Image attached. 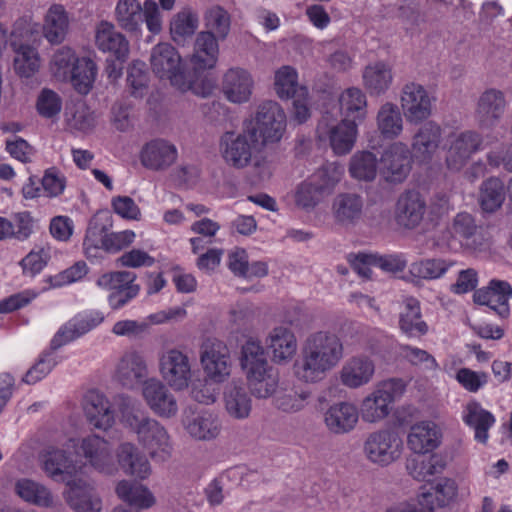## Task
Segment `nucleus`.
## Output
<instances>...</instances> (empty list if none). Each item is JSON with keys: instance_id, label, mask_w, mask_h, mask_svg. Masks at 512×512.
<instances>
[{"instance_id": "f257e3e1", "label": "nucleus", "mask_w": 512, "mask_h": 512, "mask_svg": "<svg viewBox=\"0 0 512 512\" xmlns=\"http://www.w3.org/2000/svg\"><path fill=\"white\" fill-rule=\"evenodd\" d=\"M343 356V343L335 333L313 332L302 343L299 358L294 364L295 375L306 383L320 382Z\"/></svg>"}, {"instance_id": "f03ea898", "label": "nucleus", "mask_w": 512, "mask_h": 512, "mask_svg": "<svg viewBox=\"0 0 512 512\" xmlns=\"http://www.w3.org/2000/svg\"><path fill=\"white\" fill-rule=\"evenodd\" d=\"M116 404L124 425L146 447L152 457L159 455L163 460L170 456L172 446L166 429L156 420L140 410L137 402L127 395H118Z\"/></svg>"}, {"instance_id": "7ed1b4c3", "label": "nucleus", "mask_w": 512, "mask_h": 512, "mask_svg": "<svg viewBox=\"0 0 512 512\" xmlns=\"http://www.w3.org/2000/svg\"><path fill=\"white\" fill-rule=\"evenodd\" d=\"M114 15L118 26L128 33L138 34L144 21L151 33L162 30L160 9L154 0H146L143 5L138 0H118Z\"/></svg>"}, {"instance_id": "20e7f679", "label": "nucleus", "mask_w": 512, "mask_h": 512, "mask_svg": "<svg viewBox=\"0 0 512 512\" xmlns=\"http://www.w3.org/2000/svg\"><path fill=\"white\" fill-rule=\"evenodd\" d=\"M152 71L161 79H168L182 91L189 90L197 81V76L185 72L178 51L169 43H159L151 51Z\"/></svg>"}, {"instance_id": "39448f33", "label": "nucleus", "mask_w": 512, "mask_h": 512, "mask_svg": "<svg viewBox=\"0 0 512 512\" xmlns=\"http://www.w3.org/2000/svg\"><path fill=\"white\" fill-rule=\"evenodd\" d=\"M286 116L280 105L272 100L262 102L255 117L246 123L250 137H255L261 145L278 142L285 130Z\"/></svg>"}, {"instance_id": "423d86ee", "label": "nucleus", "mask_w": 512, "mask_h": 512, "mask_svg": "<svg viewBox=\"0 0 512 512\" xmlns=\"http://www.w3.org/2000/svg\"><path fill=\"white\" fill-rule=\"evenodd\" d=\"M316 136L320 142H328L335 154L345 155L354 147L357 124L350 119L338 121L336 114L325 111L318 121Z\"/></svg>"}, {"instance_id": "0eeeda50", "label": "nucleus", "mask_w": 512, "mask_h": 512, "mask_svg": "<svg viewBox=\"0 0 512 512\" xmlns=\"http://www.w3.org/2000/svg\"><path fill=\"white\" fill-rule=\"evenodd\" d=\"M405 388V382L399 378L380 382L362 401L363 421L375 423L386 418L390 413L391 404L404 393Z\"/></svg>"}, {"instance_id": "6e6552de", "label": "nucleus", "mask_w": 512, "mask_h": 512, "mask_svg": "<svg viewBox=\"0 0 512 512\" xmlns=\"http://www.w3.org/2000/svg\"><path fill=\"white\" fill-rule=\"evenodd\" d=\"M31 29L26 20H18L10 36V46L15 53L14 70L20 77L29 78L40 67V57L35 48L28 44Z\"/></svg>"}, {"instance_id": "1a4fd4ad", "label": "nucleus", "mask_w": 512, "mask_h": 512, "mask_svg": "<svg viewBox=\"0 0 512 512\" xmlns=\"http://www.w3.org/2000/svg\"><path fill=\"white\" fill-rule=\"evenodd\" d=\"M261 146L255 137H250L246 128L236 136L233 132H227L221 139V152L224 160L228 165L237 169L247 167L251 163L254 153L259 151Z\"/></svg>"}, {"instance_id": "9d476101", "label": "nucleus", "mask_w": 512, "mask_h": 512, "mask_svg": "<svg viewBox=\"0 0 512 512\" xmlns=\"http://www.w3.org/2000/svg\"><path fill=\"white\" fill-rule=\"evenodd\" d=\"M200 360L207 377L213 382H224L230 375V351L223 341L207 339L201 346Z\"/></svg>"}, {"instance_id": "9b49d317", "label": "nucleus", "mask_w": 512, "mask_h": 512, "mask_svg": "<svg viewBox=\"0 0 512 512\" xmlns=\"http://www.w3.org/2000/svg\"><path fill=\"white\" fill-rule=\"evenodd\" d=\"M400 104L407 122L418 124L430 117L432 113V98L420 84L410 82L403 86Z\"/></svg>"}, {"instance_id": "f8f14e48", "label": "nucleus", "mask_w": 512, "mask_h": 512, "mask_svg": "<svg viewBox=\"0 0 512 512\" xmlns=\"http://www.w3.org/2000/svg\"><path fill=\"white\" fill-rule=\"evenodd\" d=\"M364 198L355 192H341L331 203V215L335 225L350 229L359 225L364 217Z\"/></svg>"}, {"instance_id": "ddd939ff", "label": "nucleus", "mask_w": 512, "mask_h": 512, "mask_svg": "<svg viewBox=\"0 0 512 512\" xmlns=\"http://www.w3.org/2000/svg\"><path fill=\"white\" fill-rule=\"evenodd\" d=\"M401 441L390 430H379L368 435L364 442V453L373 463L388 465L400 456Z\"/></svg>"}, {"instance_id": "4468645a", "label": "nucleus", "mask_w": 512, "mask_h": 512, "mask_svg": "<svg viewBox=\"0 0 512 512\" xmlns=\"http://www.w3.org/2000/svg\"><path fill=\"white\" fill-rule=\"evenodd\" d=\"M427 205L424 197L415 190L402 193L395 206L394 218L404 230H415L424 221Z\"/></svg>"}, {"instance_id": "2eb2a0df", "label": "nucleus", "mask_w": 512, "mask_h": 512, "mask_svg": "<svg viewBox=\"0 0 512 512\" xmlns=\"http://www.w3.org/2000/svg\"><path fill=\"white\" fill-rule=\"evenodd\" d=\"M160 372L167 384L176 390L187 388L192 377L188 356L177 349H170L162 354Z\"/></svg>"}, {"instance_id": "dca6fc26", "label": "nucleus", "mask_w": 512, "mask_h": 512, "mask_svg": "<svg viewBox=\"0 0 512 512\" xmlns=\"http://www.w3.org/2000/svg\"><path fill=\"white\" fill-rule=\"evenodd\" d=\"M506 105V98L501 90L486 89L476 102L474 114L478 126L481 129L494 128L503 117Z\"/></svg>"}, {"instance_id": "f3484780", "label": "nucleus", "mask_w": 512, "mask_h": 512, "mask_svg": "<svg viewBox=\"0 0 512 512\" xmlns=\"http://www.w3.org/2000/svg\"><path fill=\"white\" fill-rule=\"evenodd\" d=\"M41 464L47 476L56 482L66 483L69 487L78 481L77 476L82 470L81 465L60 449H53L43 454Z\"/></svg>"}, {"instance_id": "a211bd4d", "label": "nucleus", "mask_w": 512, "mask_h": 512, "mask_svg": "<svg viewBox=\"0 0 512 512\" xmlns=\"http://www.w3.org/2000/svg\"><path fill=\"white\" fill-rule=\"evenodd\" d=\"M380 171L389 182H401L411 169V154L402 142L391 144L382 154Z\"/></svg>"}, {"instance_id": "6ab92c4d", "label": "nucleus", "mask_w": 512, "mask_h": 512, "mask_svg": "<svg viewBox=\"0 0 512 512\" xmlns=\"http://www.w3.org/2000/svg\"><path fill=\"white\" fill-rule=\"evenodd\" d=\"M482 142L481 134L474 130H466L456 134L447 151V167L453 171L462 169L471 156L481 148Z\"/></svg>"}, {"instance_id": "aec40b11", "label": "nucleus", "mask_w": 512, "mask_h": 512, "mask_svg": "<svg viewBox=\"0 0 512 512\" xmlns=\"http://www.w3.org/2000/svg\"><path fill=\"white\" fill-rule=\"evenodd\" d=\"M143 397L149 408L158 416L174 417L178 412V402L169 388L158 379L144 382Z\"/></svg>"}, {"instance_id": "412c9836", "label": "nucleus", "mask_w": 512, "mask_h": 512, "mask_svg": "<svg viewBox=\"0 0 512 512\" xmlns=\"http://www.w3.org/2000/svg\"><path fill=\"white\" fill-rule=\"evenodd\" d=\"M77 453L99 472L112 474L115 470L110 444L97 435L83 438Z\"/></svg>"}, {"instance_id": "4be33fe9", "label": "nucleus", "mask_w": 512, "mask_h": 512, "mask_svg": "<svg viewBox=\"0 0 512 512\" xmlns=\"http://www.w3.org/2000/svg\"><path fill=\"white\" fill-rule=\"evenodd\" d=\"M219 56V45L216 36L211 31L197 34L191 55V65L194 74L199 78L200 73L215 68Z\"/></svg>"}, {"instance_id": "5701e85b", "label": "nucleus", "mask_w": 512, "mask_h": 512, "mask_svg": "<svg viewBox=\"0 0 512 512\" xmlns=\"http://www.w3.org/2000/svg\"><path fill=\"white\" fill-rule=\"evenodd\" d=\"M148 370L146 361L136 351L126 352L120 359L115 379L124 388L134 389L145 382Z\"/></svg>"}, {"instance_id": "b1692460", "label": "nucleus", "mask_w": 512, "mask_h": 512, "mask_svg": "<svg viewBox=\"0 0 512 512\" xmlns=\"http://www.w3.org/2000/svg\"><path fill=\"white\" fill-rule=\"evenodd\" d=\"M442 142V128L435 122L423 124L412 138V151L416 159L429 162Z\"/></svg>"}, {"instance_id": "393cba45", "label": "nucleus", "mask_w": 512, "mask_h": 512, "mask_svg": "<svg viewBox=\"0 0 512 512\" xmlns=\"http://www.w3.org/2000/svg\"><path fill=\"white\" fill-rule=\"evenodd\" d=\"M252 88L253 79L243 68H230L223 75L222 92L232 103L247 102L252 94Z\"/></svg>"}, {"instance_id": "a878e982", "label": "nucleus", "mask_w": 512, "mask_h": 512, "mask_svg": "<svg viewBox=\"0 0 512 512\" xmlns=\"http://www.w3.org/2000/svg\"><path fill=\"white\" fill-rule=\"evenodd\" d=\"M226 413L235 420L247 419L252 411V398L241 381H231L223 391Z\"/></svg>"}, {"instance_id": "bb28decb", "label": "nucleus", "mask_w": 512, "mask_h": 512, "mask_svg": "<svg viewBox=\"0 0 512 512\" xmlns=\"http://www.w3.org/2000/svg\"><path fill=\"white\" fill-rule=\"evenodd\" d=\"M83 410L88 422L97 429L107 430L114 423V414L106 397L95 390L88 391L83 398Z\"/></svg>"}, {"instance_id": "cd10ccee", "label": "nucleus", "mask_w": 512, "mask_h": 512, "mask_svg": "<svg viewBox=\"0 0 512 512\" xmlns=\"http://www.w3.org/2000/svg\"><path fill=\"white\" fill-rule=\"evenodd\" d=\"M512 296V287L506 281L492 280L489 287L479 289L473 295L474 302L486 305L500 316L505 317L509 313L508 300Z\"/></svg>"}, {"instance_id": "c85d7f7f", "label": "nucleus", "mask_w": 512, "mask_h": 512, "mask_svg": "<svg viewBox=\"0 0 512 512\" xmlns=\"http://www.w3.org/2000/svg\"><path fill=\"white\" fill-rule=\"evenodd\" d=\"M95 41L97 47L112 54L117 61H125L129 54V43L126 37L117 31L115 26L102 21L96 29Z\"/></svg>"}, {"instance_id": "c756f323", "label": "nucleus", "mask_w": 512, "mask_h": 512, "mask_svg": "<svg viewBox=\"0 0 512 512\" xmlns=\"http://www.w3.org/2000/svg\"><path fill=\"white\" fill-rule=\"evenodd\" d=\"M183 425L192 438L202 441L215 439L221 431L218 417L208 411L186 414Z\"/></svg>"}, {"instance_id": "7c9ffc66", "label": "nucleus", "mask_w": 512, "mask_h": 512, "mask_svg": "<svg viewBox=\"0 0 512 512\" xmlns=\"http://www.w3.org/2000/svg\"><path fill=\"white\" fill-rule=\"evenodd\" d=\"M358 419L357 408L347 402H339L330 406L324 415V422L328 430L338 435L353 430Z\"/></svg>"}, {"instance_id": "2f4dec72", "label": "nucleus", "mask_w": 512, "mask_h": 512, "mask_svg": "<svg viewBox=\"0 0 512 512\" xmlns=\"http://www.w3.org/2000/svg\"><path fill=\"white\" fill-rule=\"evenodd\" d=\"M177 158V149L165 140H154L147 143L141 151V163L152 170H164L170 167Z\"/></svg>"}, {"instance_id": "473e14b6", "label": "nucleus", "mask_w": 512, "mask_h": 512, "mask_svg": "<svg viewBox=\"0 0 512 512\" xmlns=\"http://www.w3.org/2000/svg\"><path fill=\"white\" fill-rule=\"evenodd\" d=\"M69 30L70 16L65 7L61 4L51 5L44 17V37L51 44H60L66 39Z\"/></svg>"}, {"instance_id": "72a5a7b5", "label": "nucleus", "mask_w": 512, "mask_h": 512, "mask_svg": "<svg viewBox=\"0 0 512 512\" xmlns=\"http://www.w3.org/2000/svg\"><path fill=\"white\" fill-rule=\"evenodd\" d=\"M117 459L123 471L139 479H146L151 474L147 457L134 444L125 442L117 449Z\"/></svg>"}, {"instance_id": "f704fd0d", "label": "nucleus", "mask_w": 512, "mask_h": 512, "mask_svg": "<svg viewBox=\"0 0 512 512\" xmlns=\"http://www.w3.org/2000/svg\"><path fill=\"white\" fill-rule=\"evenodd\" d=\"M375 372L374 362L367 356L350 358L340 372L341 382L349 388H358L367 384Z\"/></svg>"}, {"instance_id": "c9c22d12", "label": "nucleus", "mask_w": 512, "mask_h": 512, "mask_svg": "<svg viewBox=\"0 0 512 512\" xmlns=\"http://www.w3.org/2000/svg\"><path fill=\"white\" fill-rule=\"evenodd\" d=\"M268 349L275 362H286L296 353L297 341L294 333L287 327H274L266 339Z\"/></svg>"}, {"instance_id": "e433bc0d", "label": "nucleus", "mask_w": 512, "mask_h": 512, "mask_svg": "<svg viewBox=\"0 0 512 512\" xmlns=\"http://www.w3.org/2000/svg\"><path fill=\"white\" fill-rule=\"evenodd\" d=\"M67 500L76 512H99L101 510V499L95 493L94 488L82 479H78L69 487Z\"/></svg>"}, {"instance_id": "4c0bfd02", "label": "nucleus", "mask_w": 512, "mask_h": 512, "mask_svg": "<svg viewBox=\"0 0 512 512\" xmlns=\"http://www.w3.org/2000/svg\"><path fill=\"white\" fill-rule=\"evenodd\" d=\"M112 228V219L107 213H97L89 222L84 239L86 254L96 256L99 248L103 249L108 232Z\"/></svg>"}, {"instance_id": "58836bf2", "label": "nucleus", "mask_w": 512, "mask_h": 512, "mask_svg": "<svg viewBox=\"0 0 512 512\" xmlns=\"http://www.w3.org/2000/svg\"><path fill=\"white\" fill-rule=\"evenodd\" d=\"M439 433L435 423L422 422L414 425L408 435V446L415 454H426L436 448Z\"/></svg>"}, {"instance_id": "ea45409f", "label": "nucleus", "mask_w": 512, "mask_h": 512, "mask_svg": "<svg viewBox=\"0 0 512 512\" xmlns=\"http://www.w3.org/2000/svg\"><path fill=\"white\" fill-rule=\"evenodd\" d=\"M400 329L409 336H421L427 333V324L422 320L420 303L415 298H407L399 316Z\"/></svg>"}, {"instance_id": "a19ab883", "label": "nucleus", "mask_w": 512, "mask_h": 512, "mask_svg": "<svg viewBox=\"0 0 512 512\" xmlns=\"http://www.w3.org/2000/svg\"><path fill=\"white\" fill-rule=\"evenodd\" d=\"M464 422L475 430V439L485 444L488 439V430L495 423L494 416L483 409L477 402H470L466 406Z\"/></svg>"}, {"instance_id": "79ce46f5", "label": "nucleus", "mask_w": 512, "mask_h": 512, "mask_svg": "<svg viewBox=\"0 0 512 512\" xmlns=\"http://www.w3.org/2000/svg\"><path fill=\"white\" fill-rule=\"evenodd\" d=\"M240 365L245 375L271 368L259 340L249 338L242 345Z\"/></svg>"}, {"instance_id": "37998d69", "label": "nucleus", "mask_w": 512, "mask_h": 512, "mask_svg": "<svg viewBox=\"0 0 512 512\" xmlns=\"http://www.w3.org/2000/svg\"><path fill=\"white\" fill-rule=\"evenodd\" d=\"M377 127L384 138H397L403 130V119L397 105L387 102L377 113Z\"/></svg>"}, {"instance_id": "c03bdc74", "label": "nucleus", "mask_w": 512, "mask_h": 512, "mask_svg": "<svg viewBox=\"0 0 512 512\" xmlns=\"http://www.w3.org/2000/svg\"><path fill=\"white\" fill-rule=\"evenodd\" d=\"M116 493L130 507L137 510L150 508L155 503V498L147 487L126 480L118 483Z\"/></svg>"}, {"instance_id": "a18cd8bd", "label": "nucleus", "mask_w": 512, "mask_h": 512, "mask_svg": "<svg viewBox=\"0 0 512 512\" xmlns=\"http://www.w3.org/2000/svg\"><path fill=\"white\" fill-rule=\"evenodd\" d=\"M366 96L358 88H348L339 97V109L343 119L362 120L366 116Z\"/></svg>"}, {"instance_id": "49530a36", "label": "nucleus", "mask_w": 512, "mask_h": 512, "mask_svg": "<svg viewBox=\"0 0 512 512\" xmlns=\"http://www.w3.org/2000/svg\"><path fill=\"white\" fill-rule=\"evenodd\" d=\"M15 492L23 500L42 507H53V494L43 485L29 479H20L15 484Z\"/></svg>"}, {"instance_id": "de8ad7c7", "label": "nucleus", "mask_w": 512, "mask_h": 512, "mask_svg": "<svg viewBox=\"0 0 512 512\" xmlns=\"http://www.w3.org/2000/svg\"><path fill=\"white\" fill-rule=\"evenodd\" d=\"M363 80L365 87L371 94H382L392 82L391 68L383 62L369 65L363 72Z\"/></svg>"}, {"instance_id": "09e8293b", "label": "nucleus", "mask_w": 512, "mask_h": 512, "mask_svg": "<svg viewBox=\"0 0 512 512\" xmlns=\"http://www.w3.org/2000/svg\"><path fill=\"white\" fill-rule=\"evenodd\" d=\"M505 200L504 183L497 177H490L480 187L479 202L485 212H495Z\"/></svg>"}, {"instance_id": "8fccbe9b", "label": "nucleus", "mask_w": 512, "mask_h": 512, "mask_svg": "<svg viewBox=\"0 0 512 512\" xmlns=\"http://www.w3.org/2000/svg\"><path fill=\"white\" fill-rule=\"evenodd\" d=\"M480 227L476 224L475 219L469 213H458L452 221L450 227L451 236L455 239L464 240L467 245L478 246L481 241H477L480 235Z\"/></svg>"}, {"instance_id": "3c124183", "label": "nucleus", "mask_w": 512, "mask_h": 512, "mask_svg": "<svg viewBox=\"0 0 512 512\" xmlns=\"http://www.w3.org/2000/svg\"><path fill=\"white\" fill-rule=\"evenodd\" d=\"M250 394L257 398H268L278 387V376L272 368L246 375Z\"/></svg>"}, {"instance_id": "603ef678", "label": "nucleus", "mask_w": 512, "mask_h": 512, "mask_svg": "<svg viewBox=\"0 0 512 512\" xmlns=\"http://www.w3.org/2000/svg\"><path fill=\"white\" fill-rule=\"evenodd\" d=\"M351 176L360 181H372L377 174V159L369 151L355 153L349 163Z\"/></svg>"}, {"instance_id": "864d4df0", "label": "nucleus", "mask_w": 512, "mask_h": 512, "mask_svg": "<svg viewBox=\"0 0 512 512\" xmlns=\"http://www.w3.org/2000/svg\"><path fill=\"white\" fill-rule=\"evenodd\" d=\"M95 76V63L90 59L82 58L71 70L70 81L77 92L86 95L92 88Z\"/></svg>"}, {"instance_id": "5fc2aeb1", "label": "nucleus", "mask_w": 512, "mask_h": 512, "mask_svg": "<svg viewBox=\"0 0 512 512\" xmlns=\"http://www.w3.org/2000/svg\"><path fill=\"white\" fill-rule=\"evenodd\" d=\"M434 492H422L419 496L418 508L433 507L434 498L437 500L438 506L443 507L456 495L455 482L450 479H443L432 488Z\"/></svg>"}, {"instance_id": "6e6d98bb", "label": "nucleus", "mask_w": 512, "mask_h": 512, "mask_svg": "<svg viewBox=\"0 0 512 512\" xmlns=\"http://www.w3.org/2000/svg\"><path fill=\"white\" fill-rule=\"evenodd\" d=\"M95 319H81L74 322H68L54 336L51 341V347L57 349L81 335L87 333L97 325Z\"/></svg>"}, {"instance_id": "4d7b16f0", "label": "nucleus", "mask_w": 512, "mask_h": 512, "mask_svg": "<svg viewBox=\"0 0 512 512\" xmlns=\"http://www.w3.org/2000/svg\"><path fill=\"white\" fill-rule=\"evenodd\" d=\"M97 115L84 102L74 104L67 116V123L70 128L83 133H90L96 127Z\"/></svg>"}, {"instance_id": "13d9d810", "label": "nucleus", "mask_w": 512, "mask_h": 512, "mask_svg": "<svg viewBox=\"0 0 512 512\" xmlns=\"http://www.w3.org/2000/svg\"><path fill=\"white\" fill-rule=\"evenodd\" d=\"M454 262L440 258L425 259L412 265L413 274L424 279L441 277Z\"/></svg>"}, {"instance_id": "bf43d9fd", "label": "nucleus", "mask_w": 512, "mask_h": 512, "mask_svg": "<svg viewBox=\"0 0 512 512\" xmlns=\"http://www.w3.org/2000/svg\"><path fill=\"white\" fill-rule=\"evenodd\" d=\"M197 17L190 11H181L176 14L170 23V33L174 41L183 40L191 36L197 28Z\"/></svg>"}, {"instance_id": "052dcab7", "label": "nucleus", "mask_w": 512, "mask_h": 512, "mask_svg": "<svg viewBox=\"0 0 512 512\" xmlns=\"http://www.w3.org/2000/svg\"><path fill=\"white\" fill-rule=\"evenodd\" d=\"M127 84L130 94L141 98L147 91L148 74L145 70V63L134 61L128 68Z\"/></svg>"}, {"instance_id": "680f3d73", "label": "nucleus", "mask_w": 512, "mask_h": 512, "mask_svg": "<svg viewBox=\"0 0 512 512\" xmlns=\"http://www.w3.org/2000/svg\"><path fill=\"white\" fill-rule=\"evenodd\" d=\"M275 91L283 99L294 96L297 88V73L290 66H283L275 73Z\"/></svg>"}, {"instance_id": "e2e57ef3", "label": "nucleus", "mask_w": 512, "mask_h": 512, "mask_svg": "<svg viewBox=\"0 0 512 512\" xmlns=\"http://www.w3.org/2000/svg\"><path fill=\"white\" fill-rule=\"evenodd\" d=\"M206 25L219 38L225 39L230 30V15L220 6H215L206 13Z\"/></svg>"}, {"instance_id": "0e129e2a", "label": "nucleus", "mask_w": 512, "mask_h": 512, "mask_svg": "<svg viewBox=\"0 0 512 512\" xmlns=\"http://www.w3.org/2000/svg\"><path fill=\"white\" fill-rule=\"evenodd\" d=\"M136 274L130 271L106 273L97 280V285L105 290L116 292L134 284Z\"/></svg>"}, {"instance_id": "69168bd1", "label": "nucleus", "mask_w": 512, "mask_h": 512, "mask_svg": "<svg viewBox=\"0 0 512 512\" xmlns=\"http://www.w3.org/2000/svg\"><path fill=\"white\" fill-rule=\"evenodd\" d=\"M324 192L314 182L301 183L295 192V203L304 209L314 208L321 200Z\"/></svg>"}, {"instance_id": "338daca9", "label": "nucleus", "mask_w": 512, "mask_h": 512, "mask_svg": "<svg viewBox=\"0 0 512 512\" xmlns=\"http://www.w3.org/2000/svg\"><path fill=\"white\" fill-rule=\"evenodd\" d=\"M36 106L41 116L52 118L60 113L62 101L56 92L50 89H43L38 96Z\"/></svg>"}, {"instance_id": "774afa93", "label": "nucleus", "mask_w": 512, "mask_h": 512, "mask_svg": "<svg viewBox=\"0 0 512 512\" xmlns=\"http://www.w3.org/2000/svg\"><path fill=\"white\" fill-rule=\"evenodd\" d=\"M340 177L341 173L339 169L334 164H329L318 169L310 181L314 182L324 193H326L334 188V186L339 182Z\"/></svg>"}]
</instances>
